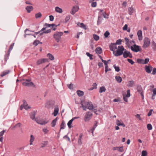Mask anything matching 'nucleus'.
Wrapping results in <instances>:
<instances>
[{"mask_svg":"<svg viewBox=\"0 0 156 156\" xmlns=\"http://www.w3.org/2000/svg\"><path fill=\"white\" fill-rule=\"evenodd\" d=\"M63 33L62 32H56L53 35V38L57 42H58L61 38V37L63 35Z\"/></svg>","mask_w":156,"mask_h":156,"instance_id":"1","label":"nucleus"},{"mask_svg":"<svg viewBox=\"0 0 156 156\" xmlns=\"http://www.w3.org/2000/svg\"><path fill=\"white\" fill-rule=\"evenodd\" d=\"M144 44L142 46L143 48L145 49L149 47L151 44L150 41L147 37H145L143 40Z\"/></svg>","mask_w":156,"mask_h":156,"instance_id":"2","label":"nucleus"},{"mask_svg":"<svg viewBox=\"0 0 156 156\" xmlns=\"http://www.w3.org/2000/svg\"><path fill=\"white\" fill-rule=\"evenodd\" d=\"M93 114L90 112H87L84 117V120L85 122H88L92 118Z\"/></svg>","mask_w":156,"mask_h":156,"instance_id":"3","label":"nucleus"},{"mask_svg":"<svg viewBox=\"0 0 156 156\" xmlns=\"http://www.w3.org/2000/svg\"><path fill=\"white\" fill-rule=\"evenodd\" d=\"M130 48L132 51L135 52L141 51L140 47L135 44H134L133 46H131Z\"/></svg>","mask_w":156,"mask_h":156,"instance_id":"4","label":"nucleus"},{"mask_svg":"<svg viewBox=\"0 0 156 156\" xmlns=\"http://www.w3.org/2000/svg\"><path fill=\"white\" fill-rule=\"evenodd\" d=\"M149 61V59L148 58H146L145 60L142 59H137V62L139 63L143 64H147Z\"/></svg>","mask_w":156,"mask_h":156,"instance_id":"5","label":"nucleus"},{"mask_svg":"<svg viewBox=\"0 0 156 156\" xmlns=\"http://www.w3.org/2000/svg\"><path fill=\"white\" fill-rule=\"evenodd\" d=\"M123 55V57L125 58H126L128 57L130 58H132L133 57L132 54L129 51H127L126 49L124 51Z\"/></svg>","mask_w":156,"mask_h":156,"instance_id":"6","label":"nucleus"},{"mask_svg":"<svg viewBox=\"0 0 156 156\" xmlns=\"http://www.w3.org/2000/svg\"><path fill=\"white\" fill-rule=\"evenodd\" d=\"M79 9V6L76 5L73 6L70 13L73 15H74L76 12H78Z\"/></svg>","mask_w":156,"mask_h":156,"instance_id":"7","label":"nucleus"},{"mask_svg":"<svg viewBox=\"0 0 156 156\" xmlns=\"http://www.w3.org/2000/svg\"><path fill=\"white\" fill-rule=\"evenodd\" d=\"M85 105H86L87 108L90 110H92L94 108V107L91 102H85Z\"/></svg>","mask_w":156,"mask_h":156,"instance_id":"8","label":"nucleus"},{"mask_svg":"<svg viewBox=\"0 0 156 156\" xmlns=\"http://www.w3.org/2000/svg\"><path fill=\"white\" fill-rule=\"evenodd\" d=\"M30 81L31 80H26L25 82L23 83V85L27 87L33 86L34 85V84L32 82H30Z\"/></svg>","mask_w":156,"mask_h":156,"instance_id":"9","label":"nucleus"},{"mask_svg":"<svg viewBox=\"0 0 156 156\" xmlns=\"http://www.w3.org/2000/svg\"><path fill=\"white\" fill-rule=\"evenodd\" d=\"M124 51L121 50L117 49L116 52L114 51L113 54L115 56L117 57L123 55Z\"/></svg>","mask_w":156,"mask_h":156,"instance_id":"10","label":"nucleus"},{"mask_svg":"<svg viewBox=\"0 0 156 156\" xmlns=\"http://www.w3.org/2000/svg\"><path fill=\"white\" fill-rule=\"evenodd\" d=\"M48 62V59L47 58L40 59L37 60L36 62V63L37 65H40Z\"/></svg>","mask_w":156,"mask_h":156,"instance_id":"11","label":"nucleus"},{"mask_svg":"<svg viewBox=\"0 0 156 156\" xmlns=\"http://www.w3.org/2000/svg\"><path fill=\"white\" fill-rule=\"evenodd\" d=\"M109 48L111 51L114 52L117 49V45L115 43H111L109 46Z\"/></svg>","mask_w":156,"mask_h":156,"instance_id":"12","label":"nucleus"},{"mask_svg":"<svg viewBox=\"0 0 156 156\" xmlns=\"http://www.w3.org/2000/svg\"><path fill=\"white\" fill-rule=\"evenodd\" d=\"M145 69L147 73H150L152 70V67L151 66H146L145 67Z\"/></svg>","mask_w":156,"mask_h":156,"instance_id":"13","label":"nucleus"},{"mask_svg":"<svg viewBox=\"0 0 156 156\" xmlns=\"http://www.w3.org/2000/svg\"><path fill=\"white\" fill-rule=\"evenodd\" d=\"M137 35L138 37V40L140 41L142 40L143 36L142 31L141 30H139L137 32Z\"/></svg>","mask_w":156,"mask_h":156,"instance_id":"14","label":"nucleus"},{"mask_svg":"<svg viewBox=\"0 0 156 156\" xmlns=\"http://www.w3.org/2000/svg\"><path fill=\"white\" fill-rule=\"evenodd\" d=\"M112 150L113 151L117 150L120 152H122L124 151L123 147H114L112 148Z\"/></svg>","mask_w":156,"mask_h":156,"instance_id":"15","label":"nucleus"},{"mask_svg":"<svg viewBox=\"0 0 156 156\" xmlns=\"http://www.w3.org/2000/svg\"><path fill=\"white\" fill-rule=\"evenodd\" d=\"M77 25L79 27L83 28L84 30H86L87 29L86 25H85L83 23L79 22L78 23Z\"/></svg>","mask_w":156,"mask_h":156,"instance_id":"16","label":"nucleus"},{"mask_svg":"<svg viewBox=\"0 0 156 156\" xmlns=\"http://www.w3.org/2000/svg\"><path fill=\"white\" fill-rule=\"evenodd\" d=\"M26 9L28 13H30L31 11L33 10V7L32 6H27L26 7Z\"/></svg>","mask_w":156,"mask_h":156,"instance_id":"17","label":"nucleus"},{"mask_svg":"<svg viewBox=\"0 0 156 156\" xmlns=\"http://www.w3.org/2000/svg\"><path fill=\"white\" fill-rule=\"evenodd\" d=\"M59 111V108L58 106L56 107L54 110V112L53 113V114L54 116H56L58 113Z\"/></svg>","mask_w":156,"mask_h":156,"instance_id":"18","label":"nucleus"},{"mask_svg":"<svg viewBox=\"0 0 156 156\" xmlns=\"http://www.w3.org/2000/svg\"><path fill=\"white\" fill-rule=\"evenodd\" d=\"M36 111H34L31 112L30 115V118L33 120H34L35 118V115L36 114Z\"/></svg>","mask_w":156,"mask_h":156,"instance_id":"19","label":"nucleus"},{"mask_svg":"<svg viewBox=\"0 0 156 156\" xmlns=\"http://www.w3.org/2000/svg\"><path fill=\"white\" fill-rule=\"evenodd\" d=\"M96 53L98 54H101L102 52V49L100 47H98L95 50Z\"/></svg>","mask_w":156,"mask_h":156,"instance_id":"20","label":"nucleus"},{"mask_svg":"<svg viewBox=\"0 0 156 156\" xmlns=\"http://www.w3.org/2000/svg\"><path fill=\"white\" fill-rule=\"evenodd\" d=\"M54 105V103L53 102L51 101L48 102L47 103V105H46V106L47 108H50L52 107Z\"/></svg>","mask_w":156,"mask_h":156,"instance_id":"21","label":"nucleus"},{"mask_svg":"<svg viewBox=\"0 0 156 156\" xmlns=\"http://www.w3.org/2000/svg\"><path fill=\"white\" fill-rule=\"evenodd\" d=\"M48 141H43L42 143L40 144L41 148H43L48 145Z\"/></svg>","mask_w":156,"mask_h":156,"instance_id":"22","label":"nucleus"},{"mask_svg":"<svg viewBox=\"0 0 156 156\" xmlns=\"http://www.w3.org/2000/svg\"><path fill=\"white\" fill-rule=\"evenodd\" d=\"M116 125L118 126H122L123 127H125V125L122 122H121L119 120H117L116 122Z\"/></svg>","mask_w":156,"mask_h":156,"instance_id":"23","label":"nucleus"},{"mask_svg":"<svg viewBox=\"0 0 156 156\" xmlns=\"http://www.w3.org/2000/svg\"><path fill=\"white\" fill-rule=\"evenodd\" d=\"M136 89L137 91L140 94L143 92L142 88L140 85H138L137 86Z\"/></svg>","mask_w":156,"mask_h":156,"instance_id":"24","label":"nucleus"},{"mask_svg":"<svg viewBox=\"0 0 156 156\" xmlns=\"http://www.w3.org/2000/svg\"><path fill=\"white\" fill-rule=\"evenodd\" d=\"M35 140V137L32 135H30V145H33V143Z\"/></svg>","mask_w":156,"mask_h":156,"instance_id":"25","label":"nucleus"},{"mask_svg":"<svg viewBox=\"0 0 156 156\" xmlns=\"http://www.w3.org/2000/svg\"><path fill=\"white\" fill-rule=\"evenodd\" d=\"M83 136L82 133H80L79 135V137L78 140V144L81 145L82 144L81 139Z\"/></svg>","mask_w":156,"mask_h":156,"instance_id":"26","label":"nucleus"},{"mask_svg":"<svg viewBox=\"0 0 156 156\" xmlns=\"http://www.w3.org/2000/svg\"><path fill=\"white\" fill-rule=\"evenodd\" d=\"M128 11L129 14L130 15H132L134 12V9L132 7H129L128 8Z\"/></svg>","mask_w":156,"mask_h":156,"instance_id":"27","label":"nucleus"},{"mask_svg":"<svg viewBox=\"0 0 156 156\" xmlns=\"http://www.w3.org/2000/svg\"><path fill=\"white\" fill-rule=\"evenodd\" d=\"M76 93L79 97H82L84 95V92L81 90H77L76 91Z\"/></svg>","mask_w":156,"mask_h":156,"instance_id":"28","label":"nucleus"},{"mask_svg":"<svg viewBox=\"0 0 156 156\" xmlns=\"http://www.w3.org/2000/svg\"><path fill=\"white\" fill-rule=\"evenodd\" d=\"M55 10L56 12L59 13H61L62 12V9L58 6L55 7Z\"/></svg>","mask_w":156,"mask_h":156,"instance_id":"29","label":"nucleus"},{"mask_svg":"<svg viewBox=\"0 0 156 156\" xmlns=\"http://www.w3.org/2000/svg\"><path fill=\"white\" fill-rule=\"evenodd\" d=\"M115 79L117 82L119 83H121L122 80V79L120 76H116L115 77Z\"/></svg>","mask_w":156,"mask_h":156,"instance_id":"30","label":"nucleus"},{"mask_svg":"<svg viewBox=\"0 0 156 156\" xmlns=\"http://www.w3.org/2000/svg\"><path fill=\"white\" fill-rule=\"evenodd\" d=\"M57 117L55 119H54L52 121L51 124V126L53 127H54L56 125V124L57 121Z\"/></svg>","mask_w":156,"mask_h":156,"instance_id":"31","label":"nucleus"},{"mask_svg":"<svg viewBox=\"0 0 156 156\" xmlns=\"http://www.w3.org/2000/svg\"><path fill=\"white\" fill-rule=\"evenodd\" d=\"M47 56L50 59L53 60L54 59V57L50 53H48L47 55Z\"/></svg>","mask_w":156,"mask_h":156,"instance_id":"32","label":"nucleus"},{"mask_svg":"<svg viewBox=\"0 0 156 156\" xmlns=\"http://www.w3.org/2000/svg\"><path fill=\"white\" fill-rule=\"evenodd\" d=\"M48 122V121H45L43 120H40V122L39 124L41 125H45Z\"/></svg>","mask_w":156,"mask_h":156,"instance_id":"33","label":"nucleus"},{"mask_svg":"<svg viewBox=\"0 0 156 156\" xmlns=\"http://www.w3.org/2000/svg\"><path fill=\"white\" fill-rule=\"evenodd\" d=\"M9 73V70H7L5 71H4L1 74V76L3 77L6 75L8 74Z\"/></svg>","mask_w":156,"mask_h":156,"instance_id":"34","label":"nucleus"},{"mask_svg":"<svg viewBox=\"0 0 156 156\" xmlns=\"http://www.w3.org/2000/svg\"><path fill=\"white\" fill-rule=\"evenodd\" d=\"M106 89L105 87L104 86L100 87L99 89V92L100 93H101L103 92H105L106 91Z\"/></svg>","mask_w":156,"mask_h":156,"instance_id":"35","label":"nucleus"},{"mask_svg":"<svg viewBox=\"0 0 156 156\" xmlns=\"http://www.w3.org/2000/svg\"><path fill=\"white\" fill-rule=\"evenodd\" d=\"M73 121V119H71L68 122L67 125L69 128H71L72 127V124Z\"/></svg>","mask_w":156,"mask_h":156,"instance_id":"36","label":"nucleus"},{"mask_svg":"<svg viewBox=\"0 0 156 156\" xmlns=\"http://www.w3.org/2000/svg\"><path fill=\"white\" fill-rule=\"evenodd\" d=\"M65 127V122L64 121H63L60 125V130L64 129Z\"/></svg>","mask_w":156,"mask_h":156,"instance_id":"37","label":"nucleus"},{"mask_svg":"<svg viewBox=\"0 0 156 156\" xmlns=\"http://www.w3.org/2000/svg\"><path fill=\"white\" fill-rule=\"evenodd\" d=\"M42 16V14L41 12H39L35 14V16L36 19L41 18Z\"/></svg>","mask_w":156,"mask_h":156,"instance_id":"38","label":"nucleus"},{"mask_svg":"<svg viewBox=\"0 0 156 156\" xmlns=\"http://www.w3.org/2000/svg\"><path fill=\"white\" fill-rule=\"evenodd\" d=\"M151 46L154 50L156 51V44L154 41L152 42Z\"/></svg>","mask_w":156,"mask_h":156,"instance_id":"39","label":"nucleus"},{"mask_svg":"<svg viewBox=\"0 0 156 156\" xmlns=\"http://www.w3.org/2000/svg\"><path fill=\"white\" fill-rule=\"evenodd\" d=\"M80 104L81 105V107L83 108V110L86 111L87 110V108L86 105H85V102L84 103V105L83 103V101H81V102Z\"/></svg>","mask_w":156,"mask_h":156,"instance_id":"40","label":"nucleus"},{"mask_svg":"<svg viewBox=\"0 0 156 156\" xmlns=\"http://www.w3.org/2000/svg\"><path fill=\"white\" fill-rule=\"evenodd\" d=\"M93 37L94 39L96 41L98 40L99 39V36L95 34H94L93 35Z\"/></svg>","mask_w":156,"mask_h":156,"instance_id":"41","label":"nucleus"},{"mask_svg":"<svg viewBox=\"0 0 156 156\" xmlns=\"http://www.w3.org/2000/svg\"><path fill=\"white\" fill-rule=\"evenodd\" d=\"M113 67L115 69V70L117 72H119V71L120 69L119 67L118 66H116L115 65H113Z\"/></svg>","mask_w":156,"mask_h":156,"instance_id":"42","label":"nucleus"},{"mask_svg":"<svg viewBox=\"0 0 156 156\" xmlns=\"http://www.w3.org/2000/svg\"><path fill=\"white\" fill-rule=\"evenodd\" d=\"M147 153L146 151L143 150L142 152V156H147Z\"/></svg>","mask_w":156,"mask_h":156,"instance_id":"43","label":"nucleus"},{"mask_svg":"<svg viewBox=\"0 0 156 156\" xmlns=\"http://www.w3.org/2000/svg\"><path fill=\"white\" fill-rule=\"evenodd\" d=\"M134 83V82L133 80L130 81L128 82V86L130 87H132Z\"/></svg>","mask_w":156,"mask_h":156,"instance_id":"44","label":"nucleus"},{"mask_svg":"<svg viewBox=\"0 0 156 156\" xmlns=\"http://www.w3.org/2000/svg\"><path fill=\"white\" fill-rule=\"evenodd\" d=\"M40 41L39 40H35L33 42V44L35 46H37L39 44Z\"/></svg>","mask_w":156,"mask_h":156,"instance_id":"45","label":"nucleus"},{"mask_svg":"<svg viewBox=\"0 0 156 156\" xmlns=\"http://www.w3.org/2000/svg\"><path fill=\"white\" fill-rule=\"evenodd\" d=\"M86 54L87 56L89 57L90 59V60H92L93 59L92 58L93 55L90 54L89 52H87L86 53Z\"/></svg>","mask_w":156,"mask_h":156,"instance_id":"46","label":"nucleus"},{"mask_svg":"<svg viewBox=\"0 0 156 156\" xmlns=\"http://www.w3.org/2000/svg\"><path fill=\"white\" fill-rule=\"evenodd\" d=\"M102 62H103L105 65V68H106V69L108 67V62L105 60H102Z\"/></svg>","mask_w":156,"mask_h":156,"instance_id":"47","label":"nucleus"},{"mask_svg":"<svg viewBox=\"0 0 156 156\" xmlns=\"http://www.w3.org/2000/svg\"><path fill=\"white\" fill-rule=\"evenodd\" d=\"M147 128L148 130H151L152 129V126L151 124H148L147 125Z\"/></svg>","mask_w":156,"mask_h":156,"instance_id":"48","label":"nucleus"},{"mask_svg":"<svg viewBox=\"0 0 156 156\" xmlns=\"http://www.w3.org/2000/svg\"><path fill=\"white\" fill-rule=\"evenodd\" d=\"M122 41L121 39H118L116 41V43H115L116 44V45L117 44L120 45L122 44Z\"/></svg>","mask_w":156,"mask_h":156,"instance_id":"49","label":"nucleus"},{"mask_svg":"<svg viewBox=\"0 0 156 156\" xmlns=\"http://www.w3.org/2000/svg\"><path fill=\"white\" fill-rule=\"evenodd\" d=\"M110 35V33L108 31H106L104 34V35L105 38L107 37Z\"/></svg>","mask_w":156,"mask_h":156,"instance_id":"50","label":"nucleus"},{"mask_svg":"<svg viewBox=\"0 0 156 156\" xmlns=\"http://www.w3.org/2000/svg\"><path fill=\"white\" fill-rule=\"evenodd\" d=\"M70 16L69 15H68L66 16L65 18V22L66 23L67 22L70 20Z\"/></svg>","mask_w":156,"mask_h":156,"instance_id":"51","label":"nucleus"},{"mask_svg":"<svg viewBox=\"0 0 156 156\" xmlns=\"http://www.w3.org/2000/svg\"><path fill=\"white\" fill-rule=\"evenodd\" d=\"M119 49L123 51H125L126 49H125L123 46L121 45V46H119L118 47V49Z\"/></svg>","mask_w":156,"mask_h":156,"instance_id":"52","label":"nucleus"},{"mask_svg":"<svg viewBox=\"0 0 156 156\" xmlns=\"http://www.w3.org/2000/svg\"><path fill=\"white\" fill-rule=\"evenodd\" d=\"M9 55L8 54H6L5 55L4 59L5 60L6 62L7 60L9 59Z\"/></svg>","mask_w":156,"mask_h":156,"instance_id":"53","label":"nucleus"},{"mask_svg":"<svg viewBox=\"0 0 156 156\" xmlns=\"http://www.w3.org/2000/svg\"><path fill=\"white\" fill-rule=\"evenodd\" d=\"M127 94L126 95V97L127 98H129L130 96V90H128L126 91Z\"/></svg>","mask_w":156,"mask_h":156,"instance_id":"54","label":"nucleus"},{"mask_svg":"<svg viewBox=\"0 0 156 156\" xmlns=\"http://www.w3.org/2000/svg\"><path fill=\"white\" fill-rule=\"evenodd\" d=\"M97 2H93L91 3V6L92 7H95L97 6Z\"/></svg>","mask_w":156,"mask_h":156,"instance_id":"55","label":"nucleus"},{"mask_svg":"<svg viewBox=\"0 0 156 156\" xmlns=\"http://www.w3.org/2000/svg\"><path fill=\"white\" fill-rule=\"evenodd\" d=\"M125 40L126 41V45H128L129 44V39L127 37L125 38Z\"/></svg>","mask_w":156,"mask_h":156,"instance_id":"56","label":"nucleus"},{"mask_svg":"<svg viewBox=\"0 0 156 156\" xmlns=\"http://www.w3.org/2000/svg\"><path fill=\"white\" fill-rule=\"evenodd\" d=\"M127 60L128 62L130 63L131 65H133L134 63V62L132 59H128Z\"/></svg>","mask_w":156,"mask_h":156,"instance_id":"57","label":"nucleus"},{"mask_svg":"<svg viewBox=\"0 0 156 156\" xmlns=\"http://www.w3.org/2000/svg\"><path fill=\"white\" fill-rule=\"evenodd\" d=\"M24 108L26 110H27L28 109L30 108V107L28 106V105L26 104L25 105H23Z\"/></svg>","mask_w":156,"mask_h":156,"instance_id":"58","label":"nucleus"},{"mask_svg":"<svg viewBox=\"0 0 156 156\" xmlns=\"http://www.w3.org/2000/svg\"><path fill=\"white\" fill-rule=\"evenodd\" d=\"M68 87L70 89H73V84L71 83L68 85Z\"/></svg>","mask_w":156,"mask_h":156,"instance_id":"59","label":"nucleus"},{"mask_svg":"<svg viewBox=\"0 0 156 156\" xmlns=\"http://www.w3.org/2000/svg\"><path fill=\"white\" fill-rule=\"evenodd\" d=\"M51 29L47 30L44 31V34H48V33H51Z\"/></svg>","mask_w":156,"mask_h":156,"instance_id":"60","label":"nucleus"},{"mask_svg":"<svg viewBox=\"0 0 156 156\" xmlns=\"http://www.w3.org/2000/svg\"><path fill=\"white\" fill-rule=\"evenodd\" d=\"M6 130H4L3 131L0 132V137L2 136L5 133V132Z\"/></svg>","mask_w":156,"mask_h":156,"instance_id":"61","label":"nucleus"},{"mask_svg":"<svg viewBox=\"0 0 156 156\" xmlns=\"http://www.w3.org/2000/svg\"><path fill=\"white\" fill-rule=\"evenodd\" d=\"M63 138L64 139H67L69 141H70V139L69 138L67 135L63 137Z\"/></svg>","mask_w":156,"mask_h":156,"instance_id":"62","label":"nucleus"},{"mask_svg":"<svg viewBox=\"0 0 156 156\" xmlns=\"http://www.w3.org/2000/svg\"><path fill=\"white\" fill-rule=\"evenodd\" d=\"M156 73V68H154L153 69L152 74L153 75H155V74Z\"/></svg>","mask_w":156,"mask_h":156,"instance_id":"63","label":"nucleus"},{"mask_svg":"<svg viewBox=\"0 0 156 156\" xmlns=\"http://www.w3.org/2000/svg\"><path fill=\"white\" fill-rule=\"evenodd\" d=\"M54 19V16L52 15L49 16V20L50 21H52Z\"/></svg>","mask_w":156,"mask_h":156,"instance_id":"64","label":"nucleus"}]
</instances>
